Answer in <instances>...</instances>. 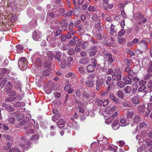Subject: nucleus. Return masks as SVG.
<instances>
[{
	"mask_svg": "<svg viewBox=\"0 0 152 152\" xmlns=\"http://www.w3.org/2000/svg\"><path fill=\"white\" fill-rule=\"evenodd\" d=\"M150 109V107H148L146 109L144 105H140L138 108V111L140 114L144 115V116L147 117L151 112Z\"/></svg>",
	"mask_w": 152,
	"mask_h": 152,
	"instance_id": "nucleus-1",
	"label": "nucleus"
},
{
	"mask_svg": "<svg viewBox=\"0 0 152 152\" xmlns=\"http://www.w3.org/2000/svg\"><path fill=\"white\" fill-rule=\"evenodd\" d=\"M18 65L20 68V67L23 69H26L28 65L27 60L24 57H22L20 59L18 62Z\"/></svg>",
	"mask_w": 152,
	"mask_h": 152,
	"instance_id": "nucleus-2",
	"label": "nucleus"
},
{
	"mask_svg": "<svg viewBox=\"0 0 152 152\" xmlns=\"http://www.w3.org/2000/svg\"><path fill=\"white\" fill-rule=\"evenodd\" d=\"M121 71L119 69L115 70L112 75L113 80H119L121 79Z\"/></svg>",
	"mask_w": 152,
	"mask_h": 152,
	"instance_id": "nucleus-3",
	"label": "nucleus"
},
{
	"mask_svg": "<svg viewBox=\"0 0 152 152\" xmlns=\"http://www.w3.org/2000/svg\"><path fill=\"white\" fill-rule=\"evenodd\" d=\"M42 34L37 30L34 31L32 34L33 39L35 40L39 41L41 39Z\"/></svg>",
	"mask_w": 152,
	"mask_h": 152,
	"instance_id": "nucleus-4",
	"label": "nucleus"
},
{
	"mask_svg": "<svg viewBox=\"0 0 152 152\" xmlns=\"http://www.w3.org/2000/svg\"><path fill=\"white\" fill-rule=\"evenodd\" d=\"M104 55L105 56L107 60L110 63H112L115 61V59L114 56L110 53H107L106 52H104Z\"/></svg>",
	"mask_w": 152,
	"mask_h": 152,
	"instance_id": "nucleus-5",
	"label": "nucleus"
},
{
	"mask_svg": "<svg viewBox=\"0 0 152 152\" xmlns=\"http://www.w3.org/2000/svg\"><path fill=\"white\" fill-rule=\"evenodd\" d=\"M118 114L117 112L113 114L110 117H109L105 120V122L107 124H110L114 119V118Z\"/></svg>",
	"mask_w": 152,
	"mask_h": 152,
	"instance_id": "nucleus-6",
	"label": "nucleus"
},
{
	"mask_svg": "<svg viewBox=\"0 0 152 152\" xmlns=\"http://www.w3.org/2000/svg\"><path fill=\"white\" fill-rule=\"evenodd\" d=\"M90 42L93 45L90 47V50H97L98 46L97 45L98 42L95 41L92 39H90Z\"/></svg>",
	"mask_w": 152,
	"mask_h": 152,
	"instance_id": "nucleus-7",
	"label": "nucleus"
},
{
	"mask_svg": "<svg viewBox=\"0 0 152 152\" xmlns=\"http://www.w3.org/2000/svg\"><path fill=\"white\" fill-rule=\"evenodd\" d=\"M147 41L145 40H142L141 42H140L138 45L143 50H146L148 49V47L147 45Z\"/></svg>",
	"mask_w": 152,
	"mask_h": 152,
	"instance_id": "nucleus-8",
	"label": "nucleus"
},
{
	"mask_svg": "<svg viewBox=\"0 0 152 152\" xmlns=\"http://www.w3.org/2000/svg\"><path fill=\"white\" fill-rule=\"evenodd\" d=\"M137 18L140 21L139 23L140 24L142 23H145L147 21L146 18H144L143 15L140 13H138Z\"/></svg>",
	"mask_w": 152,
	"mask_h": 152,
	"instance_id": "nucleus-9",
	"label": "nucleus"
},
{
	"mask_svg": "<svg viewBox=\"0 0 152 152\" xmlns=\"http://www.w3.org/2000/svg\"><path fill=\"white\" fill-rule=\"evenodd\" d=\"M120 124L118 120H115L112 124V127L113 130L118 129L120 127Z\"/></svg>",
	"mask_w": 152,
	"mask_h": 152,
	"instance_id": "nucleus-10",
	"label": "nucleus"
},
{
	"mask_svg": "<svg viewBox=\"0 0 152 152\" xmlns=\"http://www.w3.org/2000/svg\"><path fill=\"white\" fill-rule=\"evenodd\" d=\"M109 96L110 99L115 102H116L118 104L120 103V100L116 98L113 93H110Z\"/></svg>",
	"mask_w": 152,
	"mask_h": 152,
	"instance_id": "nucleus-11",
	"label": "nucleus"
},
{
	"mask_svg": "<svg viewBox=\"0 0 152 152\" xmlns=\"http://www.w3.org/2000/svg\"><path fill=\"white\" fill-rule=\"evenodd\" d=\"M65 124V121L63 119L61 118L57 123V125L58 127L62 129L64 127Z\"/></svg>",
	"mask_w": 152,
	"mask_h": 152,
	"instance_id": "nucleus-12",
	"label": "nucleus"
},
{
	"mask_svg": "<svg viewBox=\"0 0 152 152\" xmlns=\"http://www.w3.org/2000/svg\"><path fill=\"white\" fill-rule=\"evenodd\" d=\"M12 86V83L11 82H8L5 86V92L8 93L11 90V89Z\"/></svg>",
	"mask_w": 152,
	"mask_h": 152,
	"instance_id": "nucleus-13",
	"label": "nucleus"
},
{
	"mask_svg": "<svg viewBox=\"0 0 152 152\" xmlns=\"http://www.w3.org/2000/svg\"><path fill=\"white\" fill-rule=\"evenodd\" d=\"M53 86V83L48 85L45 88V92L48 94L51 93L52 92Z\"/></svg>",
	"mask_w": 152,
	"mask_h": 152,
	"instance_id": "nucleus-14",
	"label": "nucleus"
},
{
	"mask_svg": "<svg viewBox=\"0 0 152 152\" xmlns=\"http://www.w3.org/2000/svg\"><path fill=\"white\" fill-rule=\"evenodd\" d=\"M134 113L132 111H128L126 115V118L129 121L132 120L133 117Z\"/></svg>",
	"mask_w": 152,
	"mask_h": 152,
	"instance_id": "nucleus-15",
	"label": "nucleus"
},
{
	"mask_svg": "<svg viewBox=\"0 0 152 152\" xmlns=\"http://www.w3.org/2000/svg\"><path fill=\"white\" fill-rule=\"evenodd\" d=\"M120 123L122 125L121 126H124L128 125L129 121L128 120H126L125 118H123L120 119Z\"/></svg>",
	"mask_w": 152,
	"mask_h": 152,
	"instance_id": "nucleus-16",
	"label": "nucleus"
},
{
	"mask_svg": "<svg viewBox=\"0 0 152 152\" xmlns=\"http://www.w3.org/2000/svg\"><path fill=\"white\" fill-rule=\"evenodd\" d=\"M94 27L97 29L98 31H101L102 30V28L101 26L100 22L96 21L95 23Z\"/></svg>",
	"mask_w": 152,
	"mask_h": 152,
	"instance_id": "nucleus-17",
	"label": "nucleus"
},
{
	"mask_svg": "<svg viewBox=\"0 0 152 152\" xmlns=\"http://www.w3.org/2000/svg\"><path fill=\"white\" fill-rule=\"evenodd\" d=\"M94 66L92 64H90L86 67V70L88 72H92L95 70Z\"/></svg>",
	"mask_w": 152,
	"mask_h": 152,
	"instance_id": "nucleus-18",
	"label": "nucleus"
},
{
	"mask_svg": "<svg viewBox=\"0 0 152 152\" xmlns=\"http://www.w3.org/2000/svg\"><path fill=\"white\" fill-rule=\"evenodd\" d=\"M61 116V115L60 113L54 115L52 116V120L53 121L56 122H57V120L60 118Z\"/></svg>",
	"mask_w": 152,
	"mask_h": 152,
	"instance_id": "nucleus-19",
	"label": "nucleus"
},
{
	"mask_svg": "<svg viewBox=\"0 0 152 152\" xmlns=\"http://www.w3.org/2000/svg\"><path fill=\"white\" fill-rule=\"evenodd\" d=\"M89 61V59L86 57L81 58L79 61V62L80 64H85L88 63Z\"/></svg>",
	"mask_w": 152,
	"mask_h": 152,
	"instance_id": "nucleus-20",
	"label": "nucleus"
},
{
	"mask_svg": "<svg viewBox=\"0 0 152 152\" xmlns=\"http://www.w3.org/2000/svg\"><path fill=\"white\" fill-rule=\"evenodd\" d=\"M7 82V79L6 78L0 77V86L3 88L4 87V85Z\"/></svg>",
	"mask_w": 152,
	"mask_h": 152,
	"instance_id": "nucleus-21",
	"label": "nucleus"
},
{
	"mask_svg": "<svg viewBox=\"0 0 152 152\" xmlns=\"http://www.w3.org/2000/svg\"><path fill=\"white\" fill-rule=\"evenodd\" d=\"M56 39V37L54 35L53 36H52V35H48L47 37V40L49 42H51Z\"/></svg>",
	"mask_w": 152,
	"mask_h": 152,
	"instance_id": "nucleus-22",
	"label": "nucleus"
},
{
	"mask_svg": "<svg viewBox=\"0 0 152 152\" xmlns=\"http://www.w3.org/2000/svg\"><path fill=\"white\" fill-rule=\"evenodd\" d=\"M96 75L94 74H91L89 75L88 77V80H90V81H93V82L96 81Z\"/></svg>",
	"mask_w": 152,
	"mask_h": 152,
	"instance_id": "nucleus-23",
	"label": "nucleus"
},
{
	"mask_svg": "<svg viewBox=\"0 0 152 152\" xmlns=\"http://www.w3.org/2000/svg\"><path fill=\"white\" fill-rule=\"evenodd\" d=\"M123 90L126 94H129L131 92L132 89L130 86H126L124 88Z\"/></svg>",
	"mask_w": 152,
	"mask_h": 152,
	"instance_id": "nucleus-24",
	"label": "nucleus"
},
{
	"mask_svg": "<svg viewBox=\"0 0 152 152\" xmlns=\"http://www.w3.org/2000/svg\"><path fill=\"white\" fill-rule=\"evenodd\" d=\"M139 41L138 39L136 38L134 39L131 42H129L127 44V45L129 46H132L134 44H137Z\"/></svg>",
	"mask_w": 152,
	"mask_h": 152,
	"instance_id": "nucleus-25",
	"label": "nucleus"
},
{
	"mask_svg": "<svg viewBox=\"0 0 152 152\" xmlns=\"http://www.w3.org/2000/svg\"><path fill=\"white\" fill-rule=\"evenodd\" d=\"M110 33L112 35H113L114 33H116L117 31V30L115 28V26L113 24H112L110 27Z\"/></svg>",
	"mask_w": 152,
	"mask_h": 152,
	"instance_id": "nucleus-26",
	"label": "nucleus"
},
{
	"mask_svg": "<svg viewBox=\"0 0 152 152\" xmlns=\"http://www.w3.org/2000/svg\"><path fill=\"white\" fill-rule=\"evenodd\" d=\"M86 85L89 88H91L94 86V82L88 80L85 82Z\"/></svg>",
	"mask_w": 152,
	"mask_h": 152,
	"instance_id": "nucleus-27",
	"label": "nucleus"
},
{
	"mask_svg": "<svg viewBox=\"0 0 152 152\" xmlns=\"http://www.w3.org/2000/svg\"><path fill=\"white\" fill-rule=\"evenodd\" d=\"M140 120V117L137 115H135L133 119V122L135 123H137L139 122Z\"/></svg>",
	"mask_w": 152,
	"mask_h": 152,
	"instance_id": "nucleus-28",
	"label": "nucleus"
},
{
	"mask_svg": "<svg viewBox=\"0 0 152 152\" xmlns=\"http://www.w3.org/2000/svg\"><path fill=\"white\" fill-rule=\"evenodd\" d=\"M61 55V53L59 51L56 52V53L55 58L57 59L59 62L60 61V57Z\"/></svg>",
	"mask_w": 152,
	"mask_h": 152,
	"instance_id": "nucleus-29",
	"label": "nucleus"
},
{
	"mask_svg": "<svg viewBox=\"0 0 152 152\" xmlns=\"http://www.w3.org/2000/svg\"><path fill=\"white\" fill-rule=\"evenodd\" d=\"M72 10H69L67 12L64 13L62 14V16L64 17L67 18L70 17L72 15Z\"/></svg>",
	"mask_w": 152,
	"mask_h": 152,
	"instance_id": "nucleus-30",
	"label": "nucleus"
},
{
	"mask_svg": "<svg viewBox=\"0 0 152 152\" xmlns=\"http://www.w3.org/2000/svg\"><path fill=\"white\" fill-rule=\"evenodd\" d=\"M138 88L137 86L136 83H133L132 85V93L134 94L136 92Z\"/></svg>",
	"mask_w": 152,
	"mask_h": 152,
	"instance_id": "nucleus-31",
	"label": "nucleus"
},
{
	"mask_svg": "<svg viewBox=\"0 0 152 152\" xmlns=\"http://www.w3.org/2000/svg\"><path fill=\"white\" fill-rule=\"evenodd\" d=\"M51 64V62L49 60L44 61V66L45 67H49Z\"/></svg>",
	"mask_w": 152,
	"mask_h": 152,
	"instance_id": "nucleus-32",
	"label": "nucleus"
},
{
	"mask_svg": "<svg viewBox=\"0 0 152 152\" xmlns=\"http://www.w3.org/2000/svg\"><path fill=\"white\" fill-rule=\"evenodd\" d=\"M147 71L148 72H152V61H150L148 64Z\"/></svg>",
	"mask_w": 152,
	"mask_h": 152,
	"instance_id": "nucleus-33",
	"label": "nucleus"
},
{
	"mask_svg": "<svg viewBox=\"0 0 152 152\" xmlns=\"http://www.w3.org/2000/svg\"><path fill=\"white\" fill-rule=\"evenodd\" d=\"M132 100L134 104H137L140 103L139 98L137 96H134Z\"/></svg>",
	"mask_w": 152,
	"mask_h": 152,
	"instance_id": "nucleus-34",
	"label": "nucleus"
},
{
	"mask_svg": "<svg viewBox=\"0 0 152 152\" xmlns=\"http://www.w3.org/2000/svg\"><path fill=\"white\" fill-rule=\"evenodd\" d=\"M81 47L83 49L86 48L88 45V43L87 41H85L80 43Z\"/></svg>",
	"mask_w": 152,
	"mask_h": 152,
	"instance_id": "nucleus-35",
	"label": "nucleus"
},
{
	"mask_svg": "<svg viewBox=\"0 0 152 152\" xmlns=\"http://www.w3.org/2000/svg\"><path fill=\"white\" fill-rule=\"evenodd\" d=\"M91 64L94 67H96L98 64L95 58L94 57L92 58L91 59Z\"/></svg>",
	"mask_w": 152,
	"mask_h": 152,
	"instance_id": "nucleus-36",
	"label": "nucleus"
},
{
	"mask_svg": "<svg viewBox=\"0 0 152 152\" xmlns=\"http://www.w3.org/2000/svg\"><path fill=\"white\" fill-rule=\"evenodd\" d=\"M27 15L30 17H32L34 15V12L32 9H29L28 10Z\"/></svg>",
	"mask_w": 152,
	"mask_h": 152,
	"instance_id": "nucleus-37",
	"label": "nucleus"
},
{
	"mask_svg": "<svg viewBox=\"0 0 152 152\" xmlns=\"http://www.w3.org/2000/svg\"><path fill=\"white\" fill-rule=\"evenodd\" d=\"M35 63L39 67L41 66L42 62L40 59L39 58H37L35 60Z\"/></svg>",
	"mask_w": 152,
	"mask_h": 152,
	"instance_id": "nucleus-38",
	"label": "nucleus"
},
{
	"mask_svg": "<svg viewBox=\"0 0 152 152\" xmlns=\"http://www.w3.org/2000/svg\"><path fill=\"white\" fill-rule=\"evenodd\" d=\"M104 82V78L101 77L99 80H97L96 83L102 86Z\"/></svg>",
	"mask_w": 152,
	"mask_h": 152,
	"instance_id": "nucleus-39",
	"label": "nucleus"
},
{
	"mask_svg": "<svg viewBox=\"0 0 152 152\" xmlns=\"http://www.w3.org/2000/svg\"><path fill=\"white\" fill-rule=\"evenodd\" d=\"M124 71L127 72L128 74H133L134 73L133 71L132 70L131 68L129 67H126L124 69Z\"/></svg>",
	"mask_w": 152,
	"mask_h": 152,
	"instance_id": "nucleus-40",
	"label": "nucleus"
},
{
	"mask_svg": "<svg viewBox=\"0 0 152 152\" xmlns=\"http://www.w3.org/2000/svg\"><path fill=\"white\" fill-rule=\"evenodd\" d=\"M124 93L121 91H119L117 93L118 96L121 99L124 98Z\"/></svg>",
	"mask_w": 152,
	"mask_h": 152,
	"instance_id": "nucleus-41",
	"label": "nucleus"
},
{
	"mask_svg": "<svg viewBox=\"0 0 152 152\" xmlns=\"http://www.w3.org/2000/svg\"><path fill=\"white\" fill-rule=\"evenodd\" d=\"M61 65L62 68H65L66 66V62L65 59L60 61Z\"/></svg>",
	"mask_w": 152,
	"mask_h": 152,
	"instance_id": "nucleus-42",
	"label": "nucleus"
},
{
	"mask_svg": "<svg viewBox=\"0 0 152 152\" xmlns=\"http://www.w3.org/2000/svg\"><path fill=\"white\" fill-rule=\"evenodd\" d=\"M115 82H112L108 85L107 91L108 92H109L110 89L112 88H113L114 86L115 85Z\"/></svg>",
	"mask_w": 152,
	"mask_h": 152,
	"instance_id": "nucleus-43",
	"label": "nucleus"
},
{
	"mask_svg": "<svg viewBox=\"0 0 152 152\" xmlns=\"http://www.w3.org/2000/svg\"><path fill=\"white\" fill-rule=\"evenodd\" d=\"M47 56L51 60H53V58L55 57L53 53L50 51L48 52Z\"/></svg>",
	"mask_w": 152,
	"mask_h": 152,
	"instance_id": "nucleus-44",
	"label": "nucleus"
},
{
	"mask_svg": "<svg viewBox=\"0 0 152 152\" xmlns=\"http://www.w3.org/2000/svg\"><path fill=\"white\" fill-rule=\"evenodd\" d=\"M77 108L79 109V112L80 113H81L82 114H83L84 113V105L82 106H77Z\"/></svg>",
	"mask_w": 152,
	"mask_h": 152,
	"instance_id": "nucleus-45",
	"label": "nucleus"
},
{
	"mask_svg": "<svg viewBox=\"0 0 152 152\" xmlns=\"http://www.w3.org/2000/svg\"><path fill=\"white\" fill-rule=\"evenodd\" d=\"M146 87L145 86H140L139 87L138 89V91L140 92L142 91L145 95L146 93L145 91L144 90L146 89Z\"/></svg>",
	"mask_w": 152,
	"mask_h": 152,
	"instance_id": "nucleus-46",
	"label": "nucleus"
},
{
	"mask_svg": "<svg viewBox=\"0 0 152 152\" xmlns=\"http://www.w3.org/2000/svg\"><path fill=\"white\" fill-rule=\"evenodd\" d=\"M16 99L15 97H9L5 99V101L6 102H10L14 101Z\"/></svg>",
	"mask_w": 152,
	"mask_h": 152,
	"instance_id": "nucleus-47",
	"label": "nucleus"
},
{
	"mask_svg": "<svg viewBox=\"0 0 152 152\" xmlns=\"http://www.w3.org/2000/svg\"><path fill=\"white\" fill-rule=\"evenodd\" d=\"M61 30L60 29L57 30L56 31H54L52 34H53L54 35L55 37L59 36L61 34Z\"/></svg>",
	"mask_w": 152,
	"mask_h": 152,
	"instance_id": "nucleus-48",
	"label": "nucleus"
},
{
	"mask_svg": "<svg viewBox=\"0 0 152 152\" xmlns=\"http://www.w3.org/2000/svg\"><path fill=\"white\" fill-rule=\"evenodd\" d=\"M97 50H91L89 52V55L90 57L94 56L97 53Z\"/></svg>",
	"mask_w": 152,
	"mask_h": 152,
	"instance_id": "nucleus-49",
	"label": "nucleus"
},
{
	"mask_svg": "<svg viewBox=\"0 0 152 152\" xmlns=\"http://www.w3.org/2000/svg\"><path fill=\"white\" fill-rule=\"evenodd\" d=\"M9 152H21L17 147L11 148L9 151Z\"/></svg>",
	"mask_w": 152,
	"mask_h": 152,
	"instance_id": "nucleus-50",
	"label": "nucleus"
},
{
	"mask_svg": "<svg viewBox=\"0 0 152 152\" xmlns=\"http://www.w3.org/2000/svg\"><path fill=\"white\" fill-rule=\"evenodd\" d=\"M117 85H118V87L122 88L124 86V83L122 81H118L117 83Z\"/></svg>",
	"mask_w": 152,
	"mask_h": 152,
	"instance_id": "nucleus-51",
	"label": "nucleus"
},
{
	"mask_svg": "<svg viewBox=\"0 0 152 152\" xmlns=\"http://www.w3.org/2000/svg\"><path fill=\"white\" fill-rule=\"evenodd\" d=\"M99 18V17L98 16L96 13L93 14L91 18L94 21L97 20Z\"/></svg>",
	"mask_w": 152,
	"mask_h": 152,
	"instance_id": "nucleus-52",
	"label": "nucleus"
},
{
	"mask_svg": "<svg viewBox=\"0 0 152 152\" xmlns=\"http://www.w3.org/2000/svg\"><path fill=\"white\" fill-rule=\"evenodd\" d=\"M75 102L77 105L78 106H82L84 105V102H82L80 100L76 99L75 100Z\"/></svg>",
	"mask_w": 152,
	"mask_h": 152,
	"instance_id": "nucleus-53",
	"label": "nucleus"
},
{
	"mask_svg": "<svg viewBox=\"0 0 152 152\" xmlns=\"http://www.w3.org/2000/svg\"><path fill=\"white\" fill-rule=\"evenodd\" d=\"M73 58L72 57H69L68 58L67 66L69 67H70L71 66V63L72 61Z\"/></svg>",
	"mask_w": 152,
	"mask_h": 152,
	"instance_id": "nucleus-54",
	"label": "nucleus"
},
{
	"mask_svg": "<svg viewBox=\"0 0 152 152\" xmlns=\"http://www.w3.org/2000/svg\"><path fill=\"white\" fill-rule=\"evenodd\" d=\"M80 10L76 8L74 9L73 10V14L74 15L77 16V15H78L80 14Z\"/></svg>",
	"mask_w": 152,
	"mask_h": 152,
	"instance_id": "nucleus-55",
	"label": "nucleus"
},
{
	"mask_svg": "<svg viewBox=\"0 0 152 152\" xmlns=\"http://www.w3.org/2000/svg\"><path fill=\"white\" fill-rule=\"evenodd\" d=\"M106 78L107 79L105 81V83L107 85H108L111 80L112 78L110 76H107Z\"/></svg>",
	"mask_w": 152,
	"mask_h": 152,
	"instance_id": "nucleus-56",
	"label": "nucleus"
},
{
	"mask_svg": "<svg viewBox=\"0 0 152 152\" xmlns=\"http://www.w3.org/2000/svg\"><path fill=\"white\" fill-rule=\"evenodd\" d=\"M125 31L123 29H121L118 32V36L119 37L123 36L125 34Z\"/></svg>",
	"mask_w": 152,
	"mask_h": 152,
	"instance_id": "nucleus-57",
	"label": "nucleus"
},
{
	"mask_svg": "<svg viewBox=\"0 0 152 152\" xmlns=\"http://www.w3.org/2000/svg\"><path fill=\"white\" fill-rule=\"evenodd\" d=\"M31 144L32 143L31 142H28L26 143L24 145V146L22 144H20V145L21 147H24L27 148L31 146Z\"/></svg>",
	"mask_w": 152,
	"mask_h": 152,
	"instance_id": "nucleus-58",
	"label": "nucleus"
},
{
	"mask_svg": "<svg viewBox=\"0 0 152 152\" xmlns=\"http://www.w3.org/2000/svg\"><path fill=\"white\" fill-rule=\"evenodd\" d=\"M67 52L69 55H72L75 53V51L73 48H71L68 50L67 51Z\"/></svg>",
	"mask_w": 152,
	"mask_h": 152,
	"instance_id": "nucleus-59",
	"label": "nucleus"
},
{
	"mask_svg": "<svg viewBox=\"0 0 152 152\" xmlns=\"http://www.w3.org/2000/svg\"><path fill=\"white\" fill-rule=\"evenodd\" d=\"M15 121V118L14 117H11L9 118L8 120V122L11 124H13Z\"/></svg>",
	"mask_w": 152,
	"mask_h": 152,
	"instance_id": "nucleus-60",
	"label": "nucleus"
},
{
	"mask_svg": "<svg viewBox=\"0 0 152 152\" xmlns=\"http://www.w3.org/2000/svg\"><path fill=\"white\" fill-rule=\"evenodd\" d=\"M125 62L127 66H130L132 63V61L129 59H127L125 60Z\"/></svg>",
	"mask_w": 152,
	"mask_h": 152,
	"instance_id": "nucleus-61",
	"label": "nucleus"
},
{
	"mask_svg": "<svg viewBox=\"0 0 152 152\" xmlns=\"http://www.w3.org/2000/svg\"><path fill=\"white\" fill-rule=\"evenodd\" d=\"M150 96L151 97L150 98V101L151 102L150 103H149L148 104V107H150L151 108V106L152 105V92H150Z\"/></svg>",
	"mask_w": 152,
	"mask_h": 152,
	"instance_id": "nucleus-62",
	"label": "nucleus"
},
{
	"mask_svg": "<svg viewBox=\"0 0 152 152\" xmlns=\"http://www.w3.org/2000/svg\"><path fill=\"white\" fill-rule=\"evenodd\" d=\"M39 136L38 134H34L31 137V140L35 141L39 139Z\"/></svg>",
	"mask_w": 152,
	"mask_h": 152,
	"instance_id": "nucleus-63",
	"label": "nucleus"
},
{
	"mask_svg": "<svg viewBox=\"0 0 152 152\" xmlns=\"http://www.w3.org/2000/svg\"><path fill=\"white\" fill-rule=\"evenodd\" d=\"M138 83L140 86H145L146 82L143 80H140Z\"/></svg>",
	"mask_w": 152,
	"mask_h": 152,
	"instance_id": "nucleus-64",
	"label": "nucleus"
}]
</instances>
